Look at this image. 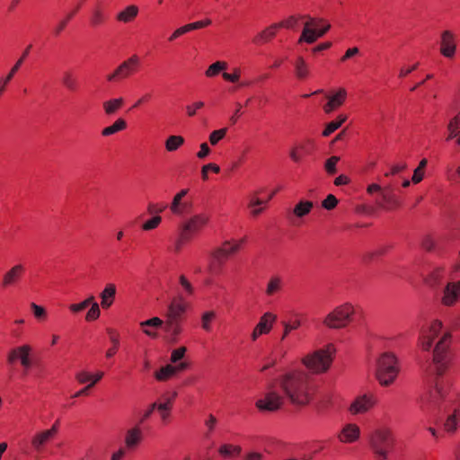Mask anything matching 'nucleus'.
I'll use <instances>...</instances> for the list:
<instances>
[{
    "label": "nucleus",
    "instance_id": "1",
    "mask_svg": "<svg viewBox=\"0 0 460 460\" xmlns=\"http://www.w3.org/2000/svg\"><path fill=\"white\" fill-rule=\"evenodd\" d=\"M440 334L441 336L433 349V362L438 376L443 375L451 360V335L447 332H442V323L434 320L421 331L420 336V344L422 349L429 350L434 340Z\"/></svg>",
    "mask_w": 460,
    "mask_h": 460
},
{
    "label": "nucleus",
    "instance_id": "2",
    "mask_svg": "<svg viewBox=\"0 0 460 460\" xmlns=\"http://www.w3.org/2000/svg\"><path fill=\"white\" fill-rule=\"evenodd\" d=\"M276 381L287 400L295 406L304 407L313 399L311 377L304 370H289L279 376Z\"/></svg>",
    "mask_w": 460,
    "mask_h": 460
},
{
    "label": "nucleus",
    "instance_id": "3",
    "mask_svg": "<svg viewBox=\"0 0 460 460\" xmlns=\"http://www.w3.org/2000/svg\"><path fill=\"white\" fill-rule=\"evenodd\" d=\"M187 307L188 304L185 301L183 295H178L168 305L167 312L165 314V321L164 322V332L168 333L170 340L172 342L177 341L178 336L182 331L181 321Z\"/></svg>",
    "mask_w": 460,
    "mask_h": 460
},
{
    "label": "nucleus",
    "instance_id": "4",
    "mask_svg": "<svg viewBox=\"0 0 460 460\" xmlns=\"http://www.w3.org/2000/svg\"><path fill=\"white\" fill-rule=\"evenodd\" d=\"M400 371L396 356L392 352H384L376 359V377L383 386L392 385Z\"/></svg>",
    "mask_w": 460,
    "mask_h": 460
},
{
    "label": "nucleus",
    "instance_id": "5",
    "mask_svg": "<svg viewBox=\"0 0 460 460\" xmlns=\"http://www.w3.org/2000/svg\"><path fill=\"white\" fill-rule=\"evenodd\" d=\"M335 349L332 344H328L324 348L316 349L305 356L301 361L303 365L314 374H322L326 372L333 360Z\"/></svg>",
    "mask_w": 460,
    "mask_h": 460
},
{
    "label": "nucleus",
    "instance_id": "6",
    "mask_svg": "<svg viewBox=\"0 0 460 460\" xmlns=\"http://www.w3.org/2000/svg\"><path fill=\"white\" fill-rule=\"evenodd\" d=\"M370 447L379 460H385L394 447L392 431L387 428L374 430L369 437Z\"/></svg>",
    "mask_w": 460,
    "mask_h": 460
},
{
    "label": "nucleus",
    "instance_id": "7",
    "mask_svg": "<svg viewBox=\"0 0 460 460\" xmlns=\"http://www.w3.org/2000/svg\"><path fill=\"white\" fill-rule=\"evenodd\" d=\"M355 314L356 308L354 305L350 303H345L328 314L323 320V323L332 329L344 328L352 321Z\"/></svg>",
    "mask_w": 460,
    "mask_h": 460
},
{
    "label": "nucleus",
    "instance_id": "8",
    "mask_svg": "<svg viewBox=\"0 0 460 460\" xmlns=\"http://www.w3.org/2000/svg\"><path fill=\"white\" fill-rule=\"evenodd\" d=\"M209 221L206 214H197L188 219L181 227L178 240L175 243V251L179 252L181 245L190 240L192 234L200 231Z\"/></svg>",
    "mask_w": 460,
    "mask_h": 460
},
{
    "label": "nucleus",
    "instance_id": "9",
    "mask_svg": "<svg viewBox=\"0 0 460 460\" xmlns=\"http://www.w3.org/2000/svg\"><path fill=\"white\" fill-rule=\"evenodd\" d=\"M278 387L279 385L275 380L269 385L264 397L256 402L255 405L260 411H275L284 405L287 398L283 394L279 393Z\"/></svg>",
    "mask_w": 460,
    "mask_h": 460
},
{
    "label": "nucleus",
    "instance_id": "10",
    "mask_svg": "<svg viewBox=\"0 0 460 460\" xmlns=\"http://www.w3.org/2000/svg\"><path fill=\"white\" fill-rule=\"evenodd\" d=\"M140 59L137 55L134 54L126 60L122 61L113 72L106 75V80L114 83L128 78L135 74L138 68Z\"/></svg>",
    "mask_w": 460,
    "mask_h": 460
},
{
    "label": "nucleus",
    "instance_id": "11",
    "mask_svg": "<svg viewBox=\"0 0 460 460\" xmlns=\"http://www.w3.org/2000/svg\"><path fill=\"white\" fill-rule=\"evenodd\" d=\"M458 301H460V280L447 282L442 290L441 304L451 307Z\"/></svg>",
    "mask_w": 460,
    "mask_h": 460
},
{
    "label": "nucleus",
    "instance_id": "12",
    "mask_svg": "<svg viewBox=\"0 0 460 460\" xmlns=\"http://www.w3.org/2000/svg\"><path fill=\"white\" fill-rule=\"evenodd\" d=\"M25 272V267L21 264H15L12 266L9 270H7L2 276L1 286L4 288H7L10 287H13L18 284V282L22 278Z\"/></svg>",
    "mask_w": 460,
    "mask_h": 460
},
{
    "label": "nucleus",
    "instance_id": "13",
    "mask_svg": "<svg viewBox=\"0 0 460 460\" xmlns=\"http://www.w3.org/2000/svg\"><path fill=\"white\" fill-rule=\"evenodd\" d=\"M376 402V399L372 394H363L357 397L350 404L349 412L351 414H361L369 411Z\"/></svg>",
    "mask_w": 460,
    "mask_h": 460
},
{
    "label": "nucleus",
    "instance_id": "14",
    "mask_svg": "<svg viewBox=\"0 0 460 460\" xmlns=\"http://www.w3.org/2000/svg\"><path fill=\"white\" fill-rule=\"evenodd\" d=\"M456 52V36L450 31L441 33L440 53L447 58H453Z\"/></svg>",
    "mask_w": 460,
    "mask_h": 460
},
{
    "label": "nucleus",
    "instance_id": "15",
    "mask_svg": "<svg viewBox=\"0 0 460 460\" xmlns=\"http://www.w3.org/2000/svg\"><path fill=\"white\" fill-rule=\"evenodd\" d=\"M32 353V348L29 344H22L21 346L11 349L7 354V362L10 365H14L17 362L20 364L27 359Z\"/></svg>",
    "mask_w": 460,
    "mask_h": 460
},
{
    "label": "nucleus",
    "instance_id": "16",
    "mask_svg": "<svg viewBox=\"0 0 460 460\" xmlns=\"http://www.w3.org/2000/svg\"><path fill=\"white\" fill-rule=\"evenodd\" d=\"M450 384L442 378H437L434 388L429 393L430 402L438 405L440 401L447 397L449 391Z\"/></svg>",
    "mask_w": 460,
    "mask_h": 460
},
{
    "label": "nucleus",
    "instance_id": "17",
    "mask_svg": "<svg viewBox=\"0 0 460 460\" xmlns=\"http://www.w3.org/2000/svg\"><path fill=\"white\" fill-rule=\"evenodd\" d=\"M331 28L329 23H324L322 28L314 29L309 28L306 25V28L303 29L301 36L298 40V43L306 42L312 44L317 40L318 38L323 36Z\"/></svg>",
    "mask_w": 460,
    "mask_h": 460
},
{
    "label": "nucleus",
    "instance_id": "18",
    "mask_svg": "<svg viewBox=\"0 0 460 460\" xmlns=\"http://www.w3.org/2000/svg\"><path fill=\"white\" fill-rule=\"evenodd\" d=\"M244 242V239H241L235 243H232L229 241H226L223 243L222 247L217 249L214 254V259L218 261L220 264L223 263L224 259L231 254H234L237 252L242 245V243Z\"/></svg>",
    "mask_w": 460,
    "mask_h": 460
},
{
    "label": "nucleus",
    "instance_id": "19",
    "mask_svg": "<svg viewBox=\"0 0 460 460\" xmlns=\"http://www.w3.org/2000/svg\"><path fill=\"white\" fill-rule=\"evenodd\" d=\"M359 427L354 423H348L341 429L337 438L341 443L349 444L356 442L359 438Z\"/></svg>",
    "mask_w": 460,
    "mask_h": 460
},
{
    "label": "nucleus",
    "instance_id": "20",
    "mask_svg": "<svg viewBox=\"0 0 460 460\" xmlns=\"http://www.w3.org/2000/svg\"><path fill=\"white\" fill-rule=\"evenodd\" d=\"M143 439V432L139 425L127 430L125 436V446L128 449H135Z\"/></svg>",
    "mask_w": 460,
    "mask_h": 460
},
{
    "label": "nucleus",
    "instance_id": "21",
    "mask_svg": "<svg viewBox=\"0 0 460 460\" xmlns=\"http://www.w3.org/2000/svg\"><path fill=\"white\" fill-rule=\"evenodd\" d=\"M116 286L113 283H108L105 285L103 290L100 293L101 306L103 309H109L116 296Z\"/></svg>",
    "mask_w": 460,
    "mask_h": 460
},
{
    "label": "nucleus",
    "instance_id": "22",
    "mask_svg": "<svg viewBox=\"0 0 460 460\" xmlns=\"http://www.w3.org/2000/svg\"><path fill=\"white\" fill-rule=\"evenodd\" d=\"M103 375L104 373L102 371L91 374L85 370H82L75 374V379L81 385L87 384L94 386L103 377Z\"/></svg>",
    "mask_w": 460,
    "mask_h": 460
},
{
    "label": "nucleus",
    "instance_id": "23",
    "mask_svg": "<svg viewBox=\"0 0 460 460\" xmlns=\"http://www.w3.org/2000/svg\"><path fill=\"white\" fill-rule=\"evenodd\" d=\"M162 326H164V321L159 317H153L140 323V327L143 332L150 338L157 337V333L153 331L152 328L157 329L161 328Z\"/></svg>",
    "mask_w": 460,
    "mask_h": 460
},
{
    "label": "nucleus",
    "instance_id": "24",
    "mask_svg": "<svg viewBox=\"0 0 460 460\" xmlns=\"http://www.w3.org/2000/svg\"><path fill=\"white\" fill-rule=\"evenodd\" d=\"M279 29V25H277V23L270 25L253 38V43L262 44L270 41L276 36L277 31Z\"/></svg>",
    "mask_w": 460,
    "mask_h": 460
},
{
    "label": "nucleus",
    "instance_id": "25",
    "mask_svg": "<svg viewBox=\"0 0 460 460\" xmlns=\"http://www.w3.org/2000/svg\"><path fill=\"white\" fill-rule=\"evenodd\" d=\"M295 76L298 80H305L310 75V67L303 57H297L294 62Z\"/></svg>",
    "mask_w": 460,
    "mask_h": 460
},
{
    "label": "nucleus",
    "instance_id": "26",
    "mask_svg": "<svg viewBox=\"0 0 460 460\" xmlns=\"http://www.w3.org/2000/svg\"><path fill=\"white\" fill-rule=\"evenodd\" d=\"M53 437L45 429L36 433L31 443L36 452H41L44 446Z\"/></svg>",
    "mask_w": 460,
    "mask_h": 460
},
{
    "label": "nucleus",
    "instance_id": "27",
    "mask_svg": "<svg viewBox=\"0 0 460 460\" xmlns=\"http://www.w3.org/2000/svg\"><path fill=\"white\" fill-rule=\"evenodd\" d=\"M139 9L135 4H130L125 7L122 11L119 12L116 19L123 23H128L135 20L137 16Z\"/></svg>",
    "mask_w": 460,
    "mask_h": 460
},
{
    "label": "nucleus",
    "instance_id": "28",
    "mask_svg": "<svg viewBox=\"0 0 460 460\" xmlns=\"http://www.w3.org/2000/svg\"><path fill=\"white\" fill-rule=\"evenodd\" d=\"M444 277V268L437 267L425 278V282L431 288H437L442 283Z\"/></svg>",
    "mask_w": 460,
    "mask_h": 460
},
{
    "label": "nucleus",
    "instance_id": "29",
    "mask_svg": "<svg viewBox=\"0 0 460 460\" xmlns=\"http://www.w3.org/2000/svg\"><path fill=\"white\" fill-rule=\"evenodd\" d=\"M188 189H183L173 197L172 201L170 205V210L172 211V214L176 216L184 215V210L181 208V200L188 194Z\"/></svg>",
    "mask_w": 460,
    "mask_h": 460
},
{
    "label": "nucleus",
    "instance_id": "30",
    "mask_svg": "<svg viewBox=\"0 0 460 460\" xmlns=\"http://www.w3.org/2000/svg\"><path fill=\"white\" fill-rule=\"evenodd\" d=\"M447 140L460 137V111L449 120L447 124Z\"/></svg>",
    "mask_w": 460,
    "mask_h": 460
},
{
    "label": "nucleus",
    "instance_id": "31",
    "mask_svg": "<svg viewBox=\"0 0 460 460\" xmlns=\"http://www.w3.org/2000/svg\"><path fill=\"white\" fill-rule=\"evenodd\" d=\"M277 316L272 313L267 312L261 318L256 325L263 333H269L272 329L273 323L276 321Z\"/></svg>",
    "mask_w": 460,
    "mask_h": 460
},
{
    "label": "nucleus",
    "instance_id": "32",
    "mask_svg": "<svg viewBox=\"0 0 460 460\" xmlns=\"http://www.w3.org/2000/svg\"><path fill=\"white\" fill-rule=\"evenodd\" d=\"M155 405V410L160 413V417L163 422H166L172 407V399L164 398L163 402L157 403L153 402Z\"/></svg>",
    "mask_w": 460,
    "mask_h": 460
},
{
    "label": "nucleus",
    "instance_id": "33",
    "mask_svg": "<svg viewBox=\"0 0 460 460\" xmlns=\"http://www.w3.org/2000/svg\"><path fill=\"white\" fill-rule=\"evenodd\" d=\"M123 103L124 100L121 97L105 101L102 103L104 113L108 116L114 114L122 107Z\"/></svg>",
    "mask_w": 460,
    "mask_h": 460
},
{
    "label": "nucleus",
    "instance_id": "34",
    "mask_svg": "<svg viewBox=\"0 0 460 460\" xmlns=\"http://www.w3.org/2000/svg\"><path fill=\"white\" fill-rule=\"evenodd\" d=\"M242 448L239 446L232 444H223L218 447V453L225 458H231L241 454Z\"/></svg>",
    "mask_w": 460,
    "mask_h": 460
},
{
    "label": "nucleus",
    "instance_id": "35",
    "mask_svg": "<svg viewBox=\"0 0 460 460\" xmlns=\"http://www.w3.org/2000/svg\"><path fill=\"white\" fill-rule=\"evenodd\" d=\"M126 128H127L126 120L122 118H119L118 119L115 120V122L112 125L104 128L102 130V135L103 137H109L113 134H116L117 132L124 130Z\"/></svg>",
    "mask_w": 460,
    "mask_h": 460
},
{
    "label": "nucleus",
    "instance_id": "36",
    "mask_svg": "<svg viewBox=\"0 0 460 460\" xmlns=\"http://www.w3.org/2000/svg\"><path fill=\"white\" fill-rule=\"evenodd\" d=\"M176 373H177V367L172 366V365L168 364V365H166L164 367H162L160 368V370L156 371L155 373V377L158 381H166L169 378H171L173 376H175Z\"/></svg>",
    "mask_w": 460,
    "mask_h": 460
},
{
    "label": "nucleus",
    "instance_id": "37",
    "mask_svg": "<svg viewBox=\"0 0 460 460\" xmlns=\"http://www.w3.org/2000/svg\"><path fill=\"white\" fill-rule=\"evenodd\" d=\"M106 19L107 16L104 11L100 6H96L91 12L90 24L93 27H98L103 24Z\"/></svg>",
    "mask_w": 460,
    "mask_h": 460
},
{
    "label": "nucleus",
    "instance_id": "38",
    "mask_svg": "<svg viewBox=\"0 0 460 460\" xmlns=\"http://www.w3.org/2000/svg\"><path fill=\"white\" fill-rule=\"evenodd\" d=\"M283 281L279 276H272L270 277L267 288H266V295L269 296H274L278 292H279L282 288Z\"/></svg>",
    "mask_w": 460,
    "mask_h": 460
},
{
    "label": "nucleus",
    "instance_id": "39",
    "mask_svg": "<svg viewBox=\"0 0 460 460\" xmlns=\"http://www.w3.org/2000/svg\"><path fill=\"white\" fill-rule=\"evenodd\" d=\"M32 46L31 45H29L25 49L24 51L22 52L21 58L16 61V63L14 64V66L11 68L10 72L8 73V75L4 77V83H9L13 75L16 74V72L20 69L21 66L22 65V63L24 62L25 58L28 57L31 49Z\"/></svg>",
    "mask_w": 460,
    "mask_h": 460
},
{
    "label": "nucleus",
    "instance_id": "40",
    "mask_svg": "<svg viewBox=\"0 0 460 460\" xmlns=\"http://www.w3.org/2000/svg\"><path fill=\"white\" fill-rule=\"evenodd\" d=\"M348 117L345 114H340L334 120L329 122L324 130L323 131V136L328 137L332 133H333L336 129H338L346 120Z\"/></svg>",
    "mask_w": 460,
    "mask_h": 460
},
{
    "label": "nucleus",
    "instance_id": "41",
    "mask_svg": "<svg viewBox=\"0 0 460 460\" xmlns=\"http://www.w3.org/2000/svg\"><path fill=\"white\" fill-rule=\"evenodd\" d=\"M314 207L312 201L301 200L293 208V213L297 217H303L310 213Z\"/></svg>",
    "mask_w": 460,
    "mask_h": 460
},
{
    "label": "nucleus",
    "instance_id": "42",
    "mask_svg": "<svg viewBox=\"0 0 460 460\" xmlns=\"http://www.w3.org/2000/svg\"><path fill=\"white\" fill-rule=\"evenodd\" d=\"M310 150L305 144H299L293 147L289 152L291 160L295 163H300L302 161L303 155L309 154Z\"/></svg>",
    "mask_w": 460,
    "mask_h": 460
},
{
    "label": "nucleus",
    "instance_id": "43",
    "mask_svg": "<svg viewBox=\"0 0 460 460\" xmlns=\"http://www.w3.org/2000/svg\"><path fill=\"white\" fill-rule=\"evenodd\" d=\"M107 332L110 336V341L113 342V346L106 351V358H112L118 350L119 345V334L112 329H107Z\"/></svg>",
    "mask_w": 460,
    "mask_h": 460
},
{
    "label": "nucleus",
    "instance_id": "44",
    "mask_svg": "<svg viewBox=\"0 0 460 460\" xmlns=\"http://www.w3.org/2000/svg\"><path fill=\"white\" fill-rule=\"evenodd\" d=\"M184 144V138L181 136H170L165 141V148L168 152L176 151Z\"/></svg>",
    "mask_w": 460,
    "mask_h": 460
},
{
    "label": "nucleus",
    "instance_id": "45",
    "mask_svg": "<svg viewBox=\"0 0 460 460\" xmlns=\"http://www.w3.org/2000/svg\"><path fill=\"white\" fill-rule=\"evenodd\" d=\"M227 68V63L225 61H217L210 65L205 72L206 76L214 77L220 72Z\"/></svg>",
    "mask_w": 460,
    "mask_h": 460
},
{
    "label": "nucleus",
    "instance_id": "46",
    "mask_svg": "<svg viewBox=\"0 0 460 460\" xmlns=\"http://www.w3.org/2000/svg\"><path fill=\"white\" fill-rule=\"evenodd\" d=\"M346 97H347V91L344 88H340L335 94L328 97V101H330V102L334 107H336V109H338L340 106H341L344 103Z\"/></svg>",
    "mask_w": 460,
    "mask_h": 460
},
{
    "label": "nucleus",
    "instance_id": "47",
    "mask_svg": "<svg viewBox=\"0 0 460 460\" xmlns=\"http://www.w3.org/2000/svg\"><path fill=\"white\" fill-rule=\"evenodd\" d=\"M90 305H91V307L85 315V320L87 322H91V321H94V320L98 319L101 314V310H100L101 305H99L95 301V297L93 296V302L90 303Z\"/></svg>",
    "mask_w": 460,
    "mask_h": 460
},
{
    "label": "nucleus",
    "instance_id": "48",
    "mask_svg": "<svg viewBox=\"0 0 460 460\" xmlns=\"http://www.w3.org/2000/svg\"><path fill=\"white\" fill-rule=\"evenodd\" d=\"M459 410H455L454 413L449 414L447 420L444 423V428L447 432H454L457 428V417L459 415Z\"/></svg>",
    "mask_w": 460,
    "mask_h": 460
},
{
    "label": "nucleus",
    "instance_id": "49",
    "mask_svg": "<svg viewBox=\"0 0 460 460\" xmlns=\"http://www.w3.org/2000/svg\"><path fill=\"white\" fill-rule=\"evenodd\" d=\"M62 84L69 91H75L77 87L76 80L70 71L63 73Z\"/></svg>",
    "mask_w": 460,
    "mask_h": 460
},
{
    "label": "nucleus",
    "instance_id": "50",
    "mask_svg": "<svg viewBox=\"0 0 460 460\" xmlns=\"http://www.w3.org/2000/svg\"><path fill=\"white\" fill-rule=\"evenodd\" d=\"M216 313L214 311H207L201 316V327L204 331L211 330V322L215 319Z\"/></svg>",
    "mask_w": 460,
    "mask_h": 460
},
{
    "label": "nucleus",
    "instance_id": "51",
    "mask_svg": "<svg viewBox=\"0 0 460 460\" xmlns=\"http://www.w3.org/2000/svg\"><path fill=\"white\" fill-rule=\"evenodd\" d=\"M79 8L80 4H78L74 11L67 13L66 18L59 22V23L54 29L55 35H58L66 28L67 22L74 17V15L76 13Z\"/></svg>",
    "mask_w": 460,
    "mask_h": 460
},
{
    "label": "nucleus",
    "instance_id": "52",
    "mask_svg": "<svg viewBox=\"0 0 460 460\" xmlns=\"http://www.w3.org/2000/svg\"><path fill=\"white\" fill-rule=\"evenodd\" d=\"M179 283L183 290V296H192L194 293V288L192 284L187 279V278L184 275H181L179 277Z\"/></svg>",
    "mask_w": 460,
    "mask_h": 460
},
{
    "label": "nucleus",
    "instance_id": "53",
    "mask_svg": "<svg viewBox=\"0 0 460 460\" xmlns=\"http://www.w3.org/2000/svg\"><path fill=\"white\" fill-rule=\"evenodd\" d=\"M266 202L267 201L261 200L258 198L252 197L250 199V202L248 204V207L251 209V214L253 217H257L258 215H260L261 213V211L263 210V208H257L256 207L265 204Z\"/></svg>",
    "mask_w": 460,
    "mask_h": 460
},
{
    "label": "nucleus",
    "instance_id": "54",
    "mask_svg": "<svg viewBox=\"0 0 460 460\" xmlns=\"http://www.w3.org/2000/svg\"><path fill=\"white\" fill-rule=\"evenodd\" d=\"M92 302H93V296H90L81 303L71 304L69 305V310L74 314H77V313L84 310L86 307H88L90 305V303H92Z\"/></svg>",
    "mask_w": 460,
    "mask_h": 460
},
{
    "label": "nucleus",
    "instance_id": "55",
    "mask_svg": "<svg viewBox=\"0 0 460 460\" xmlns=\"http://www.w3.org/2000/svg\"><path fill=\"white\" fill-rule=\"evenodd\" d=\"M227 128H220L217 130H214L209 135V142L212 146H216L221 139L225 137L226 135Z\"/></svg>",
    "mask_w": 460,
    "mask_h": 460
},
{
    "label": "nucleus",
    "instance_id": "56",
    "mask_svg": "<svg viewBox=\"0 0 460 460\" xmlns=\"http://www.w3.org/2000/svg\"><path fill=\"white\" fill-rule=\"evenodd\" d=\"M217 424V419L213 414H209L208 416L207 420H205V426L207 428L205 437L207 438H210L212 432L216 429Z\"/></svg>",
    "mask_w": 460,
    "mask_h": 460
},
{
    "label": "nucleus",
    "instance_id": "57",
    "mask_svg": "<svg viewBox=\"0 0 460 460\" xmlns=\"http://www.w3.org/2000/svg\"><path fill=\"white\" fill-rule=\"evenodd\" d=\"M339 161H340V157L335 156V155L330 157L329 159H327L325 161L324 169L328 174L332 175V174L336 173V171H337L336 164Z\"/></svg>",
    "mask_w": 460,
    "mask_h": 460
},
{
    "label": "nucleus",
    "instance_id": "58",
    "mask_svg": "<svg viewBox=\"0 0 460 460\" xmlns=\"http://www.w3.org/2000/svg\"><path fill=\"white\" fill-rule=\"evenodd\" d=\"M223 78L230 83H238L241 76V69L239 67H234L233 73L223 72Z\"/></svg>",
    "mask_w": 460,
    "mask_h": 460
},
{
    "label": "nucleus",
    "instance_id": "59",
    "mask_svg": "<svg viewBox=\"0 0 460 460\" xmlns=\"http://www.w3.org/2000/svg\"><path fill=\"white\" fill-rule=\"evenodd\" d=\"M162 221V217L160 216H155L151 219L147 220L143 224L142 229L145 231H150L156 228Z\"/></svg>",
    "mask_w": 460,
    "mask_h": 460
},
{
    "label": "nucleus",
    "instance_id": "60",
    "mask_svg": "<svg viewBox=\"0 0 460 460\" xmlns=\"http://www.w3.org/2000/svg\"><path fill=\"white\" fill-rule=\"evenodd\" d=\"M211 170L215 173H218L220 172V167L216 164H208L201 168V177L204 181L208 179V171Z\"/></svg>",
    "mask_w": 460,
    "mask_h": 460
},
{
    "label": "nucleus",
    "instance_id": "61",
    "mask_svg": "<svg viewBox=\"0 0 460 460\" xmlns=\"http://www.w3.org/2000/svg\"><path fill=\"white\" fill-rule=\"evenodd\" d=\"M337 204H338V199L332 194L327 195V197L322 202L323 208L327 210L333 209L337 206Z\"/></svg>",
    "mask_w": 460,
    "mask_h": 460
},
{
    "label": "nucleus",
    "instance_id": "62",
    "mask_svg": "<svg viewBox=\"0 0 460 460\" xmlns=\"http://www.w3.org/2000/svg\"><path fill=\"white\" fill-rule=\"evenodd\" d=\"M31 308L33 312L34 316L39 320H43L46 318L47 313L44 307L38 305L35 303L31 304Z\"/></svg>",
    "mask_w": 460,
    "mask_h": 460
},
{
    "label": "nucleus",
    "instance_id": "63",
    "mask_svg": "<svg viewBox=\"0 0 460 460\" xmlns=\"http://www.w3.org/2000/svg\"><path fill=\"white\" fill-rule=\"evenodd\" d=\"M205 103L201 101L195 102L191 105L186 106V112L189 117H193L196 115L198 110L203 108Z\"/></svg>",
    "mask_w": 460,
    "mask_h": 460
},
{
    "label": "nucleus",
    "instance_id": "64",
    "mask_svg": "<svg viewBox=\"0 0 460 460\" xmlns=\"http://www.w3.org/2000/svg\"><path fill=\"white\" fill-rule=\"evenodd\" d=\"M186 350L187 349L185 347H180L176 349H173L171 354V361L172 363H176L181 360L184 357Z\"/></svg>",
    "mask_w": 460,
    "mask_h": 460
}]
</instances>
